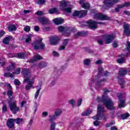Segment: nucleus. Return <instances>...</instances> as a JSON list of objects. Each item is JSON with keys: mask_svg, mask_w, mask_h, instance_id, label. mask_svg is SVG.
Here are the masks:
<instances>
[{"mask_svg": "<svg viewBox=\"0 0 130 130\" xmlns=\"http://www.w3.org/2000/svg\"><path fill=\"white\" fill-rule=\"evenodd\" d=\"M98 101L99 102H102L106 107L109 109L110 110H113L115 108L114 107V103L110 98H109L107 96H105V94L103 96V98H98Z\"/></svg>", "mask_w": 130, "mask_h": 130, "instance_id": "nucleus-1", "label": "nucleus"}, {"mask_svg": "<svg viewBox=\"0 0 130 130\" xmlns=\"http://www.w3.org/2000/svg\"><path fill=\"white\" fill-rule=\"evenodd\" d=\"M62 114V109L60 108L56 109L54 111V115H52L49 116V121L50 123V129L54 130L55 129V122L54 120L60 116V115Z\"/></svg>", "mask_w": 130, "mask_h": 130, "instance_id": "nucleus-2", "label": "nucleus"}, {"mask_svg": "<svg viewBox=\"0 0 130 130\" xmlns=\"http://www.w3.org/2000/svg\"><path fill=\"white\" fill-rule=\"evenodd\" d=\"M43 39L42 38H40L39 40H36L31 43L32 47H34L35 50H44L45 49V44L42 43Z\"/></svg>", "mask_w": 130, "mask_h": 130, "instance_id": "nucleus-3", "label": "nucleus"}, {"mask_svg": "<svg viewBox=\"0 0 130 130\" xmlns=\"http://www.w3.org/2000/svg\"><path fill=\"white\" fill-rule=\"evenodd\" d=\"M68 4H69V2L66 0L60 1L59 5L60 10L66 13H71L72 12V8L70 7L67 8Z\"/></svg>", "mask_w": 130, "mask_h": 130, "instance_id": "nucleus-4", "label": "nucleus"}, {"mask_svg": "<svg viewBox=\"0 0 130 130\" xmlns=\"http://www.w3.org/2000/svg\"><path fill=\"white\" fill-rule=\"evenodd\" d=\"M98 114L93 116L92 118L93 119H96L97 120H101L102 119V117H103V114L105 112L104 107L102 106L101 105H99L98 106Z\"/></svg>", "mask_w": 130, "mask_h": 130, "instance_id": "nucleus-5", "label": "nucleus"}, {"mask_svg": "<svg viewBox=\"0 0 130 130\" xmlns=\"http://www.w3.org/2000/svg\"><path fill=\"white\" fill-rule=\"evenodd\" d=\"M58 30L59 32L62 33L63 35L66 36V37L70 36L71 33L73 31V29L71 27H64L62 26H59L58 27Z\"/></svg>", "mask_w": 130, "mask_h": 130, "instance_id": "nucleus-6", "label": "nucleus"}, {"mask_svg": "<svg viewBox=\"0 0 130 130\" xmlns=\"http://www.w3.org/2000/svg\"><path fill=\"white\" fill-rule=\"evenodd\" d=\"M120 0H104V5H105L104 8L106 10L112 8L115 4L118 3Z\"/></svg>", "mask_w": 130, "mask_h": 130, "instance_id": "nucleus-7", "label": "nucleus"}, {"mask_svg": "<svg viewBox=\"0 0 130 130\" xmlns=\"http://www.w3.org/2000/svg\"><path fill=\"white\" fill-rule=\"evenodd\" d=\"M30 70L27 68H23L21 71V75H22L24 78V82L27 83L30 81Z\"/></svg>", "mask_w": 130, "mask_h": 130, "instance_id": "nucleus-8", "label": "nucleus"}, {"mask_svg": "<svg viewBox=\"0 0 130 130\" xmlns=\"http://www.w3.org/2000/svg\"><path fill=\"white\" fill-rule=\"evenodd\" d=\"M11 111H12L13 114H17L18 111L20 110V108L17 106V103L13 102L12 104L9 106Z\"/></svg>", "mask_w": 130, "mask_h": 130, "instance_id": "nucleus-9", "label": "nucleus"}, {"mask_svg": "<svg viewBox=\"0 0 130 130\" xmlns=\"http://www.w3.org/2000/svg\"><path fill=\"white\" fill-rule=\"evenodd\" d=\"M87 26L90 28V29H97V26L98 24H102L101 22H96L93 20H89L87 22Z\"/></svg>", "mask_w": 130, "mask_h": 130, "instance_id": "nucleus-10", "label": "nucleus"}, {"mask_svg": "<svg viewBox=\"0 0 130 130\" xmlns=\"http://www.w3.org/2000/svg\"><path fill=\"white\" fill-rule=\"evenodd\" d=\"M93 18L95 20H101V21H104L105 20H108L109 19L107 16L103 15L101 13H96L94 14Z\"/></svg>", "mask_w": 130, "mask_h": 130, "instance_id": "nucleus-11", "label": "nucleus"}, {"mask_svg": "<svg viewBox=\"0 0 130 130\" xmlns=\"http://www.w3.org/2000/svg\"><path fill=\"white\" fill-rule=\"evenodd\" d=\"M117 96L119 100L118 102L119 107H124L125 106V100L122 98V94L118 93L117 94Z\"/></svg>", "mask_w": 130, "mask_h": 130, "instance_id": "nucleus-12", "label": "nucleus"}, {"mask_svg": "<svg viewBox=\"0 0 130 130\" xmlns=\"http://www.w3.org/2000/svg\"><path fill=\"white\" fill-rule=\"evenodd\" d=\"M60 38L57 36L51 37L50 38V42L52 45H56L59 43Z\"/></svg>", "mask_w": 130, "mask_h": 130, "instance_id": "nucleus-13", "label": "nucleus"}, {"mask_svg": "<svg viewBox=\"0 0 130 130\" xmlns=\"http://www.w3.org/2000/svg\"><path fill=\"white\" fill-rule=\"evenodd\" d=\"M6 125L8 128H14L15 127V118H9L6 122Z\"/></svg>", "mask_w": 130, "mask_h": 130, "instance_id": "nucleus-14", "label": "nucleus"}, {"mask_svg": "<svg viewBox=\"0 0 130 130\" xmlns=\"http://www.w3.org/2000/svg\"><path fill=\"white\" fill-rule=\"evenodd\" d=\"M115 35H109L105 36V41L106 44H109L112 42V40L115 38Z\"/></svg>", "mask_w": 130, "mask_h": 130, "instance_id": "nucleus-15", "label": "nucleus"}, {"mask_svg": "<svg viewBox=\"0 0 130 130\" xmlns=\"http://www.w3.org/2000/svg\"><path fill=\"white\" fill-rule=\"evenodd\" d=\"M100 82H98V77L95 78V79H91L90 80L89 82V85L90 88H92L93 86L95 87V88H98V86Z\"/></svg>", "mask_w": 130, "mask_h": 130, "instance_id": "nucleus-16", "label": "nucleus"}, {"mask_svg": "<svg viewBox=\"0 0 130 130\" xmlns=\"http://www.w3.org/2000/svg\"><path fill=\"white\" fill-rule=\"evenodd\" d=\"M38 20L39 22H40V23L42 25H48L49 24V20L48 18L45 16H40L38 18Z\"/></svg>", "mask_w": 130, "mask_h": 130, "instance_id": "nucleus-17", "label": "nucleus"}, {"mask_svg": "<svg viewBox=\"0 0 130 130\" xmlns=\"http://www.w3.org/2000/svg\"><path fill=\"white\" fill-rule=\"evenodd\" d=\"M87 11H75L73 13L74 17H79L80 18H82V17H85L87 15Z\"/></svg>", "mask_w": 130, "mask_h": 130, "instance_id": "nucleus-18", "label": "nucleus"}, {"mask_svg": "<svg viewBox=\"0 0 130 130\" xmlns=\"http://www.w3.org/2000/svg\"><path fill=\"white\" fill-rule=\"evenodd\" d=\"M124 34L126 36H130V25L127 23H124L123 25Z\"/></svg>", "mask_w": 130, "mask_h": 130, "instance_id": "nucleus-19", "label": "nucleus"}, {"mask_svg": "<svg viewBox=\"0 0 130 130\" xmlns=\"http://www.w3.org/2000/svg\"><path fill=\"white\" fill-rule=\"evenodd\" d=\"M27 83L28 84L25 86V90L28 91V90H30V89L32 88V86H33V84L34 83V78H32L31 80H29Z\"/></svg>", "mask_w": 130, "mask_h": 130, "instance_id": "nucleus-20", "label": "nucleus"}, {"mask_svg": "<svg viewBox=\"0 0 130 130\" xmlns=\"http://www.w3.org/2000/svg\"><path fill=\"white\" fill-rule=\"evenodd\" d=\"M79 4L83 9H89V8H90V4L88 3H86L85 0H81Z\"/></svg>", "mask_w": 130, "mask_h": 130, "instance_id": "nucleus-21", "label": "nucleus"}, {"mask_svg": "<svg viewBox=\"0 0 130 130\" xmlns=\"http://www.w3.org/2000/svg\"><path fill=\"white\" fill-rule=\"evenodd\" d=\"M42 59V57H41L39 54H38L34 57L33 59L29 60V62L32 63L33 62H35V61H37V60H40V59Z\"/></svg>", "mask_w": 130, "mask_h": 130, "instance_id": "nucleus-22", "label": "nucleus"}, {"mask_svg": "<svg viewBox=\"0 0 130 130\" xmlns=\"http://www.w3.org/2000/svg\"><path fill=\"white\" fill-rule=\"evenodd\" d=\"M63 19L61 18H55L53 20V21L56 25H60V24H62L63 23Z\"/></svg>", "mask_w": 130, "mask_h": 130, "instance_id": "nucleus-23", "label": "nucleus"}, {"mask_svg": "<svg viewBox=\"0 0 130 130\" xmlns=\"http://www.w3.org/2000/svg\"><path fill=\"white\" fill-rule=\"evenodd\" d=\"M128 6H130L129 2L126 3L123 5H119L118 7L115 9V12H119L120 8H123V7H128Z\"/></svg>", "mask_w": 130, "mask_h": 130, "instance_id": "nucleus-24", "label": "nucleus"}, {"mask_svg": "<svg viewBox=\"0 0 130 130\" xmlns=\"http://www.w3.org/2000/svg\"><path fill=\"white\" fill-rule=\"evenodd\" d=\"M17 58H21V59H25V53L21 52L19 53H18L16 55Z\"/></svg>", "mask_w": 130, "mask_h": 130, "instance_id": "nucleus-25", "label": "nucleus"}, {"mask_svg": "<svg viewBox=\"0 0 130 130\" xmlns=\"http://www.w3.org/2000/svg\"><path fill=\"white\" fill-rule=\"evenodd\" d=\"M8 29L9 32H13V31L17 30V27L14 24H11L8 27Z\"/></svg>", "mask_w": 130, "mask_h": 130, "instance_id": "nucleus-26", "label": "nucleus"}, {"mask_svg": "<svg viewBox=\"0 0 130 130\" xmlns=\"http://www.w3.org/2000/svg\"><path fill=\"white\" fill-rule=\"evenodd\" d=\"M11 41V37H5L3 41L4 44L8 45L10 44V41Z\"/></svg>", "mask_w": 130, "mask_h": 130, "instance_id": "nucleus-27", "label": "nucleus"}, {"mask_svg": "<svg viewBox=\"0 0 130 130\" xmlns=\"http://www.w3.org/2000/svg\"><path fill=\"white\" fill-rule=\"evenodd\" d=\"M118 63H124L125 62V59L124 58V56L121 55V58H119L117 60Z\"/></svg>", "mask_w": 130, "mask_h": 130, "instance_id": "nucleus-28", "label": "nucleus"}, {"mask_svg": "<svg viewBox=\"0 0 130 130\" xmlns=\"http://www.w3.org/2000/svg\"><path fill=\"white\" fill-rule=\"evenodd\" d=\"M92 111L91 109H88L86 111L83 112L82 113V115L83 116H88V115H89V114H91L92 113Z\"/></svg>", "mask_w": 130, "mask_h": 130, "instance_id": "nucleus-29", "label": "nucleus"}, {"mask_svg": "<svg viewBox=\"0 0 130 130\" xmlns=\"http://www.w3.org/2000/svg\"><path fill=\"white\" fill-rule=\"evenodd\" d=\"M119 74L120 76H124L126 74V69L125 68H121L120 69Z\"/></svg>", "mask_w": 130, "mask_h": 130, "instance_id": "nucleus-30", "label": "nucleus"}, {"mask_svg": "<svg viewBox=\"0 0 130 130\" xmlns=\"http://www.w3.org/2000/svg\"><path fill=\"white\" fill-rule=\"evenodd\" d=\"M45 3H46V0H37L36 1V4H37V5H39L40 6L44 5Z\"/></svg>", "mask_w": 130, "mask_h": 130, "instance_id": "nucleus-31", "label": "nucleus"}, {"mask_svg": "<svg viewBox=\"0 0 130 130\" xmlns=\"http://www.w3.org/2000/svg\"><path fill=\"white\" fill-rule=\"evenodd\" d=\"M15 120V122H16V123H17V124H20V123H21V122H23V121H24V119H23V118H18L16 119H14Z\"/></svg>", "mask_w": 130, "mask_h": 130, "instance_id": "nucleus-32", "label": "nucleus"}, {"mask_svg": "<svg viewBox=\"0 0 130 130\" xmlns=\"http://www.w3.org/2000/svg\"><path fill=\"white\" fill-rule=\"evenodd\" d=\"M35 15H37V16H40V17H41L42 16H44L45 13L42 11H38L37 12L35 13Z\"/></svg>", "mask_w": 130, "mask_h": 130, "instance_id": "nucleus-33", "label": "nucleus"}, {"mask_svg": "<svg viewBox=\"0 0 130 130\" xmlns=\"http://www.w3.org/2000/svg\"><path fill=\"white\" fill-rule=\"evenodd\" d=\"M84 63L85 66H90L91 63V59H86L84 61Z\"/></svg>", "mask_w": 130, "mask_h": 130, "instance_id": "nucleus-34", "label": "nucleus"}, {"mask_svg": "<svg viewBox=\"0 0 130 130\" xmlns=\"http://www.w3.org/2000/svg\"><path fill=\"white\" fill-rule=\"evenodd\" d=\"M121 117H122V119H126V118L129 117V114L128 113L122 114L121 115Z\"/></svg>", "mask_w": 130, "mask_h": 130, "instance_id": "nucleus-35", "label": "nucleus"}, {"mask_svg": "<svg viewBox=\"0 0 130 130\" xmlns=\"http://www.w3.org/2000/svg\"><path fill=\"white\" fill-rule=\"evenodd\" d=\"M4 77H10V78H13L14 75L10 72L5 73L4 74Z\"/></svg>", "mask_w": 130, "mask_h": 130, "instance_id": "nucleus-36", "label": "nucleus"}, {"mask_svg": "<svg viewBox=\"0 0 130 130\" xmlns=\"http://www.w3.org/2000/svg\"><path fill=\"white\" fill-rule=\"evenodd\" d=\"M21 73V68H18L15 70V72H13V75H20Z\"/></svg>", "mask_w": 130, "mask_h": 130, "instance_id": "nucleus-37", "label": "nucleus"}, {"mask_svg": "<svg viewBox=\"0 0 130 130\" xmlns=\"http://www.w3.org/2000/svg\"><path fill=\"white\" fill-rule=\"evenodd\" d=\"M13 94H14L13 90H7V95L8 96V97H12V96H13Z\"/></svg>", "mask_w": 130, "mask_h": 130, "instance_id": "nucleus-38", "label": "nucleus"}, {"mask_svg": "<svg viewBox=\"0 0 130 130\" xmlns=\"http://www.w3.org/2000/svg\"><path fill=\"white\" fill-rule=\"evenodd\" d=\"M49 13L50 14H54L55 13H57V9L56 8L50 9L49 10Z\"/></svg>", "mask_w": 130, "mask_h": 130, "instance_id": "nucleus-39", "label": "nucleus"}, {"mask_svg": "<svg viewBox=\"0 0 130 130\" xmlns=\"http://www.w3.org/2000/svg\"><path fill=\"white\" fill-rule=\"evenodd\" d=\"M40 90H41V87H40L38 90L36 91L35 95V99H37L38 98V96H39V92H40Z\"/></svg>", "mask_w": 130, "mask_h": 130, "instance_id": "nucleus-40", "label": "nucleus"}, {"mask_svg": "<svg viewBox=\"0 0 130 130\" xmlns=\"http://www.w3.org/2000/svg\"><path fill=\"white\" fill-rule=\"evenodd\" d=\"M8 56L9 58H13L14 57H17V54L10 53L8 54Z\"/></svg>", "mask_w": 130, "mask_h": 130, "instance_id": "nucleus-41", "label": "nucleus"}, {"mask_svg": "<svg viewBox=\"0 0 130 130\" xmlns=\"http://www.w3.org/2000/svg\"><path fill=\"white\" fill-rule=\"evenodd\" d=\"M68 103H69V104H71L72 106H75V104L76 103V100L74 99L68 101Z\"/></svg>", "mask_w": 130, "mask_h": 130, "instance_id": "nucleus-42", "label": "nucleus"}, {"mask_svg": "<svg viewBox=\"0 0 130 130\" xmlns=\"http://www.w3.org/2000/svg\"><path fill=\"white\" fill-rule=\"evenodd\" d=\"M31 29V27L30 26L27 25L24 27L23 30L25 32H30V30Z\"/></svg>", "mask_w": 130, "mask_h": 130, "instance_id": "nucleus-43", "label": "nucleus"}, {"mask_svg": "<svg viewBox=\"0 0 130 130\" xmlns=\"http://www.w3.org/2000/svg\"><path fill=\"white\" fill-rule=\"evenodd\" d=\"M13 101H14V98L11 97L9 98V99L8 101L9 106L11 105V104H13V102H14Z\"/></svg>", "mask_w": 130, "mask_h": 130, "instance_id": "nucleus-44", "label": "nucleus"}, {"mask_svg": "<svg viewBox=\"0 0 130 130\" xmlns=\"http://www.w3.org/2000/svg\"><path fill=\"white\" fill-rule=\"evenodd\" d=\"M14 84L16 86H20L21 85V82L18 79H15Z\"/></svg>", "mask_w": 130, "mask_h": 130, "instance_id": "nucleus-45", "label": "nucleus"}, {"mask_svg": "<svg viewBox=\"0 0 130 130\" xmlns=\"http://www.w3.org/2000/svg\"><path fill=\"white\" fill-rule=\"evenodd\" d=\"M2 111L3 112H7V111H8V107H7V105H3L2 107Z\"/></svg>", "mask_w": 130, "mask_h": 130, "instance_id": "nucleus-46", "label": "nucleus"}, {"mask_svg": "<svg viewBox=\"0 0 130 130\" xmlns=\"http://www.w3.org/2000/svg\"><path fill=\"white\" fill-rule=\"evenodd\" d=\"M32 39L31 38V36H28L27 38L25 39V42L26 43H29L30 41H31Z\"/></svg>", "mask_w": 130, "mask_h": 130, "instance_id": "nucleus-47", "label": "nucleus"}, {"mask_svg": "<svg viewBox=\"0 0 130 130\" xmlns=\"http://www.w3.org/2000/svg\"><path fill=\"white\" fill-rule=\"evenodd\" d=\"M39 68L40 69H43V68H45V65L44 64V63L40 62L38 64Z\"/></svg>", "mask_w": 130, "mask_h": 130, "instance_id": "nucleus-48", "label": "nucleus"}, {"mask_svg": "<svg viewBox=\"0 0 130 130\" xmlns=\"http://www.w3.org/2000/svg\"><path fill=\"white\" fill-rule=\"evenodd\" d=\"M7 87L8 90H13V87H12V85H11V84L8 83L7 84Z\"/></svg>", "mask_w": 130, "mask_h": 130, "instance_id": "nucleus-49", "label": "nucleus"}, {"mask_svg": "<svg viewBox=\"0 0 130 130\" xmlns=\"http://www.w3.org/2000/svg\"><path fill=\"white\" fill-rule=\"evenodd\" d=\"M66 48V46L63 45L60 46V47L58 48V50H59V51H61V50H64Z\"/></svg>", "mask_w": 130, "mask_h": 130, "instance_id": "nucleus-50", "label": "nucleus"}, {"mask_svg": "<svg viewBox=\"0 0 130 130\" xmlns=\"http://www.w3.org/2000/svg\"><path fill=\"white\" fill-rule=\"evenodd\" d=\"M99 73H98V76H100L101 74L102 73V72L103 71V68L102 67H100L99 69Z\"/></svg>", "mask_w": 130, "mask_h": 130, "instance_id": "nucleus-51", "label": "nucleus"}, {"mask_svg": "<svg viewBox=\"0 0 130 130\" xmlns=\"http://www.w3.org/2000/svg\"><path fill=\"white\" fill-rule=\"evenodd\" d=\"M34 30L36 32H38L39 30H40V27L37 25H36L34 26Z\"/></svg>", "mask_w": 130, "mask_h": 130, "instance_id": "nucleus-52", "label": "nucleus"}, {"mask_svg": "<svg viewBox=\"0 0 130 130\" xmlns=\"http://www.w3.org/2000/svg\"><path fill=\"white\" fill-rule=\"evenodd\" d=\"M5 34H6L5 31H4V30L0 31V38L3 37V36H4V35H5Z\"/></svg>", "mask_w": 130, "mask_h": 130, "instance_id": "nucleus-53", "label": "nucleus"}, {"mask_svg": "<svg viewBox=\"0 0 130 130\" xmlns=\"http://www.w3.org/2000/svg\"><path fill=\"white\" fill-rule=\"evenodd\" d=\"M82 99H80L79 100H78V101H77V106H80V105H82Z\"/></svg>", "mask_w": 130, "mask_h": 130, "instance_id": "nucleus-54", "label": "nucleus"}, {"mask_svg": "<svg viewBox=\"0 0 130 130\" xmlns=\"http://www.w3.org/2000/svg\"><path fill=\"white\" fill-rule=\"evenodd\" d=\"M33 120H34L33 118H31L30 120L29 121L28 125L29 126H31V125H32V124L33 123Z\"/></svg>", "mask_w": 130, "mask_h": 130, "instance_id": "nucleus-55", "label": "nucleus"}, {"mask_svg": "<svg viewBox=\"0 0 130 130\" xmlns=\"http://www.w3.org/2000/svg\"><path fill=\"white\" fill-rule=\"evenodd\" d=\"M53 55H54V56H56V57L59 56V54L58 53V52L56 51H53Z\"/></svg>", "mask_w": 130, "mask_h": 130, "instance_id": "nucleus-56", "label": "nucleus"}, {"mask_svg": "<svg viewBox=\"0 0 130 130\" xmlns=\"http://www.w3.org/2000/svg\"><path fill=\"white\" fill-rule=\"evenodd\" d=\"M68 42H69L68 39H65L63 43V45H64L65 46H67V44H68Z\"/></svg>", "mask_w": 130, "mask_h": 130, "instance_id": "nucleus-57", "label": "nucleus"}, {"mask_svg": "<svg viewBox=\"0 0 130 130\" xmlns=\"http://www.w3.org/2000/svg\"><path fill=\"white\" fill-rule=\"evenodd\" d=\"M100 124V122L99 121H95L93 122V124L95 125V126H98V125Z\"/></svg>", "mask_w": 130, "mask_h": 130, "instance_id": "nucleus-58", "label": "nucleus"}, {"mask_svg": "<svg viewBox=\"0 0 130 130\" xmlns=\"http://www.w3.org/2000/svg\"><path fill=\"white\" fill-rule=\"evenodd\" d=\"M48 113L47 112H44L42 113V116H47Z\"/></svg>", "mask_w": 130, "mask_h": 130, "instance_id": "nucleus-59", "label": "nucleus"}, {"mask_svg": "<svg viewBox=\"0 0 130 130\" xmlns=\"http://www.w3.org/2000/svg\"><path fill=\"white\" fill-rule=\"evenodd\" d=\"M26 104V102L24 101H22L21 103V107H24V105Z\"/></svg>", "mask_w": 130, "mask_h": 130, "instance_id": "nucleus-60", "label": "nucleus"}, {"mask_svg": "<svg viewBox=\"0 0 130 130\" xmlns=\"http://www.w3.org/2000/svg\"><path fill=\"white\" fill-rule=\"evenodd\" d=\"M127 49L128 51H130V42H127Z\"/></svg>", "mask_w": 130, "mask_h": 130, "instance_id": "nucleus-61", "label": "nucleus"}, {"mask_svg": "<svg viewBox=\"0 0 130 130\" xmlns=\"http://www.w3.org/2000/svg\"><path fill=\"white\" fill-rule=\"evenodd\" d=\"M98 42L99 44H103V40H102V39L98 40Z\"/></svg>", "mask_w": 130, "mask_h": 130, "instance_id": "nucleus-62", "label": "nucleus"}, {"mask_svg": "<svg viewBox=\"0 0 130 130\" xmlns=\"http://www.w3.org/2000/svg\"><path fill=\"white\" fill-rule=\"evenodd\" d=\"M95 63L96 64H100L102 63V60H98L96 61Z\"/></svg>", "mask_w": 130, "mask_h": 130, "instance_id": "nucleus-63", "label": "nucleus"}, {"mask_svg": "<svg viewBox=\"0 0 130 130\" xmlns=\"http://www.w3.org/2000/svg\"><path fill=\"white\" fill-rule=\"evenodd\" d=\"M124 14L127 15V16H130V12L129 11H124Z\"/></svg>", "mask_w": 130, "mask_h": 130, "instance_id": "nucleus-64", "label": "nucleus"}]
</instances>
